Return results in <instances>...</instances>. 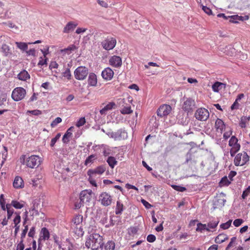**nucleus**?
Returning <instances> with one entry per match:
<instances>
[{
	"mask_svg": "<svg viewBox=\"0 0 250 250\" xmlns=\"http://www.w3.org/2000/svg\"><path fill=\"white\" fill-rule=\"evenodd\" d=\"M84 203L81 201V199L79 198L75 203V209H79L83 206Z\"/></svg>",
	"mask_w": 250,
	"mask_h": 250,
	"instance_id": "bf43d9fd",
	"label": "nucleus"
},
{
	"mask_svg": "<svg viewBox=\"0 0 250 250\" xmlns=\"http://www.w3.org/2000/svg\"><path fill=\"white\" fill-rule=\"evenodd\" d=\"M95 159V155L92 154L89 156L85 160L84 164L86 166H87L89 164H91L93 162V161Z\"/></svg>",
	"mask_w": 250,
	"mask_h": 250,
	"instance_id": "c03bdc74",
	"label": "nucleus"
},
{
	"mask_svg": "<svg viewBox=\"0 0 250 250\" xmlns=\"http://www.w3.org/2000/svg\"><path fill=\"white\" fill-rule=\"evenodd\" d=\"M61 136V133H58L56 136L52 138L51 141L50 146L53 147L56 142L60 139Z\"/></svg>",
	"mask_w": 250,
	"mask_h": 250,
	"instance_id": "49530a36",
	"label": "nucleus"
},
{
	"mask_svg": "<svg viewBox=\"0 0 250 250\" xmlns=\"http://www.w3.org/2000/svg\"><path fill=\"white\" fill-rule=\"evenodd\" d=\"M62 76L68 80H71L72 78V75L71 74L70 69L67 68L65 71L62 73Z\"/></svg>",
	"mask_w": 250,
	"mask_h": 250,
	"instance_id": "a18cd8bd",
	"label": "nucleus"
},
{
	"mask_svg": "<svg viewBox=\"0 0 250 250\" xmlns=\"http://www.w3.org/2000/svg\"><path fill=\"white\" fill-rule=\"evenodd\" d=\"M102 76L103 78L106 81L111 80L114 75L113 71L110 67L104 68L102 72Z\"/></svg>",
	"mask_w": 250,
	"mask_h": 250,
	"instance_id": "4468645a",
	"label": "nucleus"
},
{
	"mask_svg": "<svg viewBox=\"0 0 250 250\" xmlns=\"http://www.w3.org/2000/svg\"><path fill=\"white\" fill-rule=\"evenodd\" d=\"M13 185L16 188H22L24 187L22 179L19 176H16L14 180Z\"/></svg>",
	"mask_w": 250,
	"mask_h": 250,
	"instance_id": "4be33fe9",
	"label": "nucleus"
},
{
	"mask_svg": "<svg viewBox=\"0 0 250 250\" xmlns=\"http://www.w3.org/2000/svg\"><path fill=\"white\" fill-rule=\"evenodd\" d=\"M230 183V181L229 180L227 177L225 176L221 179L219 184L221 186H229Z\"/></svg>",
	"mask_w": 250,
	"mask_h": 250,
	"instance_id": "37998d69",
	"label": "nucleus"
},
{
	"mask_svg": "<svg viewBox=\"0 0 250 250\" xmlns=\"http://www.w3.org/2000/svg\"><path fill=\"white\" fill-rule=\"evenodd\" d=\"M146 240L148 242L153 243L156 240V237L153 234H149L147 236Z\"/></svg>",
	"mask_w": 250,
	"mask_h": 250,
	"instance_id": "680f3d73",
	"label": "nucleus"
},
{
	"mask_svg": "<svg viewBox=\"0 0 250 250\" xmlns=\"http://www.w3.org/2000/svg\"><path fill=\"white\" fill-rule=\"evenodd\" d=\"M15 214L16 215L15 217L13 219V223L15 226H19V224L21 221V217L20 216V212H15Z\"/></svg>",
	"mask_w": 250,
	"mask_h": 250,
	"instance_id": "ea45409f",
	"label": "nucleus"
},
{
	"mask_svg": "<svg viewBox=\"0 0 250 250\" xmlns=\"http://www.w3.org/2000/svg\"><path fill=\"white\" fill-rule=\"evenodd\" d=\"M28 227L27 225H26L24 226V229L22 230L21 234V241H22L23 242V239L25 238L26 234L28 231Z\"/></svg>",
	"mask_w": 250,
	"mask_h": 250,
	"instance_id": "603ef678",
	"label": "nucleus"
},
{
	"mask_svg": "<svg viewBox=\"0 0 250 250\" xmlns=\"http://www.w3.org/2000/svg\"><path fill=\"white\" fill-rule=\"evenodd\" d=\"M92 198L91 191L88 192L87 190H83L80 194V199L84 204L89 203Z\"/></svg>",
	"mask_w": 250,
	"mask_h": 250,
	"instance_id": "ddd939ff",
	"label": "nucleus"
},
{
	"mask_svg": "<svg viewBox=\"0 0 250 250\" xmlns=\"http://www.w3.org/2000/svg\"><path fill=\"white\" fill-rule=\"evenodd\" d=\"M85 118L82 117L78 121L76 125L77 127H80V126L83 125L85 124Z\"/></svg>",
	"mask_w": 250,
	"mask_h": 250,
	"instance_id": "4d7b16f0",
	"label": "nucleus"
},
{
	"mask_svg": "<svg viewBox=\"0 0 250 250\" xmlns=\"http://www.w3.org/2000/svg\"><path fill=\"white\" fill-rule=\"evenodd\" d=\"M50 238V233L46 228H42L40 232V239L45 241L48 240Z\"/></svg>",
	"mask_w": 250,
	"mask_h": 250,
	"instance_id": "5701e85b",
	"label": "nucleus"
},
{
	"mask_svg": "<svg viewBox=\"0 0 250 250\" xmlns=\"http://www.w3.org/2000/svg\"><path fill=\"white\" fill-rule=\"evenodd\" d=\"M206 230L207 231H209V228H208L206 225V224H203L201 223H199L197 225V228L196 230L198 232H202L203 230Z\"/></svg>",
	"mask_w": 250,
	"mask_h": 250,
	"instance_id": "e433bc0d",
	"label": "nucleus"
},
{
	"mask_svg": "<svg viewBox=\"0 0 250 250\" xmlns=\"http://www.w3.org/2000/svg\"><path fill=\"white\" fill-rule=\"evenodd\" d=\"M115 106V104L114 102H110L108 103L107 104H106L104 106V108L108 111L112 109Z\"/></svg>",
	"mask_w": 250,
	"mask_h": 250,
	"instance_id": "338daca9",
	"label": "nucleus"
},
{
	"mask_svg": "<svg viewBox=\"0 0 250 250\" xmlns=\"http://www.w3.org/2000/svg\"><path fill=\"white\" fill-rule=\"evenodd\" d=\"M105 250H114L115 243L114 242L110 241H108L104 247Z\"/></svg>",
	"mask_w": 250,
	"mask_h": 250,
	"instance_id": "79ce46f5",
	"label": "nucleus"
},
{
	"mask_svg": "<svg viewBox=\"0 0 250 250\" xmlns=\"http://www.w3.org/2000/svg\"><path fill=\"white\" fill-rule=\"evenodd\" d=\"M218 223V221H210L208 224V228L210 229H214L217 226Z\"/></svg>",
	"mask_w": 250,
	"mask_h": 250,
	"instance_id": "8fccbe9b",
	"label": "nucleus"
},
{
	"mask_svg": "<svg viewBox=\"0 0 250 250\" xmlns=\"http://www.w3.org/2000/svg\"><path fill=\"white\" fill-rule=\"evenodd\" d=\"M243 222L242 219H236L233 221V225L236 227L240 226Z\"/></svg>",
	"mask_w": 250,
	"mask_h": 250,
	"instance_id": "e2e57ef3",
	"label": "nucleus"
},
{
	"mask_svg": "<svg viewBox=\"0 0 250 250\" xmlns=\"http://www.w3.org/2000/svg\"><path fill=\"white\" fill-rule=\"evenodd\" d=\"M109 64L115 68H120L122 65V58L118 56L113 55L109 59Z\"/></svg>",
	"mask_w": 250,
	"mask_h": 250,
	"instance_id": "f8f14e48",
	"label": "nucleus"
},
{
	"mask_svg": "<svg viewBox=\"0 0 250 250\" xmlns=\"http://www.w3.org/2000/svg\"><path fill=\"white\" fill-rule=\"evenodd\" d=\"M73 128V126H71L69 127L66 131V132L65 133V134L63 135L62 141L64 144H67L69 142V139L71 137L72 135V133L71 132V131L72 130V129Z\"/></svg>",
	"mask_w": 250,
	"mask_h": 250,
	"instance_id": "393cba45",
	"label": "nucleus"
},
{
	"mask_svg": "<svg viewBox=\"0 0 250 250\" xmlns=\"http://www.w3.org/2000/svg\"><path fill=\"white\" fill-rule=\"evenodd\" d=\"M226 87V84L219 82H216L212 85V90L214 92H218L220 90Z\"/></svg>",
	"mask_w": 250,
	"mask_h": 250,
	"instance_id": "b1692460",
	"label": "nucleus"
},
{
	"mask_svg": "<svg viewBox=\"0 0 250 250\" xmlns=\"http://www.w3.org/2000/svg\"><path fill=\"white\" fill-rule=\"evenodd\" d=\"M24 244L22 241H20V243L17 245L16 250H23L24 249Z\"/></svg>",
	"mask_w": 250,
	"mask_h": 250,
	"instance_id": "774afa93",
	"label": "nucleus"
},
{
	"mask_svg": "<svg viewBox=\"0 0 250 250\" xmlns=\"http://www.w3.org/2000/svg\"><path fill=\"white\" fill-rule=\"evenodd\" d=\"M172 108L168 104H164L160 106L157 111L158 116L163 117L167 116L171 112Z\"/></svg>",
	"mask_w": 250,
	"mask_h": 250,
	"instance_id": "1a4fd4ad",
	"label": "nucleus"
},
{
	"mask_svg": "<svg viewBox=\"0 0 250 250\" xmlns=\"http://www.w3.org/2000/svg\"><path fill=\"white\" fill-rule=\"evenodd\" d=\"M39 62L38 63V65L39 66H42L43 65L47 64V61L48 60L47 58H44L43 57H40L39 58Z\"/></svg>",
	"mask_w": 250,
	"mask_h": 250,
	"instance_id": "de8ad7c7",
	"label": "nucleus"
},
{
	"mask_svg": "<svg viewBox=\"0 0 250 250\" xmlns=\"http://www.w3.org/2000/svg\"><path fill=\"white\" fill-rule=\"evenodd\" d=\"M105 167L104 166H100L94 169H90L87 171L88 173L101 176L105 171Z\"/></svg>",
	"mask_w": 250,
	"mask_h": 250,
	"instance_id": "aec40b11",
	"label": "nucleus"
},
{
	"mask_svg": "<svg viewBox=\"0 0 250 250\" xmlns=\"http://www.w3.org/2000/svg\"><path fill=\"white\" fill-rule=\"evenodd\" d=\"M18 78L20 80L25 81L30 78V75L27 71L23 70L18 75Z\"/></svg>",
	"mask_w": 250,
	"mask_h": 250,
	"instance_id": "2f4dec72",
	"label": "nucleus"
},
{
	"mask_svg": "<svg viewBox=\"0 0 250 250\" xmlns=\"http://www.w3.org/2000/svg\"><path fill=\"white\" fill-rule=\"evenodd\" d=\"M6 101V95L5 94H0V106L3 104Z\"/></svg>",
	"mask_w": 250,
	"mask_h": 250,
	"instance_id": "69168bd1",
	"label": "nucleus"
},
{
	"mask_svg": "<svg viewBox=\"0 0 250 250\" xmlns=\"http://www.w3.org/2000/svg\"><path fill=\"white\" fill-rule=\"evenodd\" d=\"M83 216L81 215H76L73 219V222L76 226L80 225L83 221Z\"/></svg>",
	"mask_w": 250,
	"mask_h": 250,
	"instance_id": "58836bf2",
	"label": "nucleus"
},
{
	"mask_svg": "<svg viewBox=\"0 0 250 250\" xmlns=\"http://www.w3.org/2000/svg\"><path fill=\"white\" fill-rule=\"evenodd\" d=\"M20 159L21 163L31 168H37L42 162V158L37 155H31L26 159V155H22Z\"/></svg>",
	"mask_w": 250,
	"mask_h": 250,
	"instance_id": "f03ea898",
	"label": "nucleus"
},
{
	"mask_svg": "<svg viewBox=\"0 0 250 250\" xmlns=\"http://www.w3.org/2000/svg\"><path fill=\"white\" fill-rule=\"evenodd\" d=\"M78 24L74 21L68 22L65 26L64 27L63 32L65 33H68L72 31L77 26Z\"/></svg>",
	"mask_w": 250,
	"mask_h": 250,
	"instance_id": "a211bd4d",
	"label": "nucleus"
},
{
	"mask_svg": "<svg viewBox=\"0 0 250 250\" xmlns=\"http://www.w3.org/2000/svg\"><path fill=\"white\" fill-rule=\"evenodd\" d=\"M201 6H202V10L206 13H207L208 15H212V11L209 8L207 7L206 6H204L203 5H201Z\"/></svg>",
	"mask_w": 250,
	"mask_h": 250,
	"instance_id": "13d9d810",
	"label": "nucleus"
},
{
	"mask_svg": "<svg viewBox=\"0 0 250 250\" xmlns=\"http://www.w3.org/2000/svg\"><path fill=\"white\" fill-rule=\"evenodd\" d=\"M195 105V104L194 100L191 98H188L184 102L182 105V109L184 111L187 112L188 113L193 111Z\"/></svg>",
	"mask_w": 250,
	"mask_h": 250,
	"instance_id": "9b49d317",
	"label": "nucleus"
},
{
	"mask_svg": "<svg viewBox=\"0 0 250 250\" xmlns=\"http://www.w3.org/2000/svg\"><path fill=\"white\" fill-rule=\"evenodd\" d=\"M120 112L122 114H129L133 112L130 106H124L121 110Z\"/></svg>",
	"mask_w": 250,
	"mask_h": 250,
	"instance_id": "a19ab883",
	"label": "nucleus"
},
{
	"mask_svg": "<svg viewBox=\"0 0 250 250\" xmlns=\"http://www.w3.org/2000/svg\"><path fill=\"white\" fill-rule=\"evenodd\" d=\"M53 238L54 242L58 246L59 248L61 249L62 244H61V243L59 241V237L56 234H54L53 235Z\"/></svg>",
	"mask_w": 250,
	"mask_h": 250,
	"instance_id": "5fc2aeb1",
	"label": "nucleus"
},
{
	"mask_svg": "<svg viewBox=\"0 0 250 250\" xmlns=\"http://www.w3.org/2000/svg\"><path fill=\"white\" fill-rule=\"evenodd\" d=\"M15 43L17 47L21 51H26L28 49V44L27 43L23 42H16Z\"/></svg>",
	"mask_w": 250,
	"mask_h": 250,
	"instance_id": "f704fd0d",
	"label": "nucleus"
},
{
	"mask_svg": "<svg viewBox=\"0 0 250 250\" xmlns=\"http://www.w3.org/2000/svg\"><path fill=\"white\" fill-rule=\"evenodd\" d=\"M88 74V68L83 66L78 67L74 72V75L75 79L80 81L84 80Z\"/></svg>",
	"mask_w": 250,
	"mask_h": 250,
	"instance_id": "20e7f679",
	"label": "nucleus"
},
{
	"mask_svg": "<svg viewBox=\"0 0 250 250\" xmlns=\"http://www.w3.org/2000/svg\"><path fill=\"white\" fill-rule=\"evenodd\" d=\"M1 51L5 56H8L11 54L9 46L6 44H2L1 46Z\"/></svg>",
	"mask_w": 250,
	"mask_h": 250,
	"instance_id": "72a5a7b5",
	"label": "nucleus"
},
{
	"mask_svg": "<svg viewBox=\"0 0 250 250\" xmlns=\"http://www.w3.org/2000/svg\"><path fill=\"white\" fill-rule=\"evenodd\" d=\"M107 162L111 168H114L115 166L117 164V161H116V159L112 156H109L108 158Z\"/></svg>",
	"mask_w": 250,
	"mask_h": 250,
	"instance_id": "4c0bfd02",
	"label": "nucleus"
},
{
	"mask_svg": "<svg viewBox=\"0 0 250 250\" xmlns=\"http://www.w3.org/2000/svg\"><path fill=\"white\" fill-rule=\"evenodd\" d=\"M244 95L243 93L239 94L235 101L233 103V104L231 105L230 108L231 110H234V109H239L240 107V104H239V102L240 101V100L244 98Z\"/></svg>",
	"mask_w": 250,
	"mask_h": 250,
	"instance_id": "bb28decb",
	"label": "nucleus"
},
{
	"mask_svg": "<svg viewBox=\"0 0 250 250\" xmlns=\"http://www.w3.org/2000/svg\"><path fill=\"white\" fill-rule=\"evenodd\" d=\"M240 148L237 147L231 148L230 150V154L231 157H233L235 154L240 150Z\"/></svg>",
	"mask_w": 250,
	"mask_h": 250,
	"instance_id": "0e129e2a",
	"label": "nucleus"
},
{
	"mask_svg": "<svg viewBox=\"0 0 250 250\" xmlns=\"http://www.w3.org/2000/svg\"><path fill=\"white\" fill-rule=\"evenodd\" d=\"M250 161V156L245 151L238 153L234 159L235 166H243Z\"/></svg>",
	"mask_w": 250,
	"mask_h": 250,
	"instance_id": "7ed1b4c3",
	"label": "nucleus"
},
{
	"mask_svg": "<svg viewBox=\"0 0 250 250\" xmlns=\"http://www.w3.org/2000/svg\"><path fill=\"white\" fill-rule=\"evenodd\" d=\"M76 49L77 47L74 44H71L69 45L68 47L61 50V52L62 53L70 54L72 52V51H74Z\"/></svg>",
	"mask_w": 250,
	"mask_h": 250,
	"instance_id": "c9c22d12",
	"label": "nucleus"
},
{
	"mask_svg": "<svg viewBox=\"0 0 250 250\" xmlns=\"http://www.w3.org/2000/svg\"><path fill=\"white\" fill-rule=\"evenodd\" d=\"M99 201L104 206L110 205L112 202V198L110 194L107 192H102L99 196Z\"/></svg>",
	"mask_w": 250,
	"mask_h": 250,
	"instance_id": "9d476101",
	"label": "nucleus"
},
{
	"mask_svg": "<svg viewBox=\"0 0 250 250\" xmlns=\"http://www.w3.org/2000/svg\"><path fill=\"white\" fill-rule=\"evenodd\" d=\"M232 220H229L225 223H223L220 225V228L223 229H228L231 224Z\"/></svg>",
	"mask_w": 250,
	"mask_h": 250,
	"instance_id": "3c124183",
	"label": "nucleus"
},
{
	"mask_svg": "<svg viewBox=\"0 0 250 250\" xmlns=\"http://www.w3.org/2000/svg\"><path fill=\"white\" fill-rule=\"evenodd\" d=\"M87 173L88 176H89L88 181H89V183L93 186L96 187L97 186V181L100 178L101 176H99L97 174H94L93 173L92 174V173H88V171H87Z\"/></svg>",
	"mask_w": 250,
	"mask_h": 250,
	"instance_id": "412c9836",
	"label": "nucleus"
},
{
	"mask_svg": "<svg viewBox=\"0 0 250 250\" xmlns=\"http://www.w3.org/2000/svg\"><path fill=\"white\" fill-rule=\"evenodd\" d=\"M209 116V113L208 111L203 107H201L196 110L194 113L195 118L200 121H207Z\"/></svg>",
	"mask_w": 250,
	"mask_h": 250,
	"instance_id": "0eeeda50",
	"label": "nucleus"
},
{
	"mask_svg": "<svg viewBox=\"0 0 250 250\" xmlns=\"http://www.w3.org/2000/svg\"><path fill=\"white\" fill-rule=\"evenodd\" d=\"M116 40L113 37H107L101 42V45L104 49L106 50H110L114 48L116 44Z\"/></svg>",
	"mask_w": 250,
	"mask_h": 250,
	"instance_id": "6e6552de",
	"label": "nucleus"
},
{
	"mask_svg": "<svg viewBox=\"0 0 250 250\" xmlns=\"http://www.w3.org/2000/svg\"><path fill=\"white\" fill-rule=\"evenodd\" d=\"M250 193V186H249L244 191H243L242 198L245 199Z\"/></svg>",
	"mask_w": 250,
	"mask_h": 250,
	"instance_id": "6e6d98bb",
	"label": "nucleus"
},
{
	"mask_svg": "<svg viewBox=\"0 0 250 250\" xmlns=\"http://www.w3.org/2000/svg\"><path fill=\"white\" fill-rule=\"evenodd\" d=\"M185 164L189 166L195 165L196 164V161L194 160V156L190 151L188 152L186 155Z\"/></svg>",
	"mask_w": 250,
	"mask_h": 250,
	"instance_id": "2eb2a0df",
	"label": "nucleus"
},
{
	"mask_svg": "<svg viewBox=\"0 0 250 250\" xmlns=\"http://www.w3.org/2000/svg\"><path fill=\"white\" fill-rule=\"evenodd\" d=\"M178 122L181 125H186L188 124V121H187V118L185 116L184 113L183 112H179L177 116Z\"/></svg>",
	"mask_w": 250,
	"mask_h": 250,
	"instance_id": "cd10ccee",
	"label": "nucleus"
},
{
	"mask_svg": "<svg viewBox=\"0 0 250 250\" xmlns=\"http://www.w3.org/2000/svg\"><path fill=\"white\" fill-rule=\"evenodd\" d=\"M172 187L174 189L180 192L185 191L187 189L185 187H181L180 186L172 185Z\"/></svg>",
	"mask_w": 250,
	"mask_h": 250,
	"instance_id": "864d4df0",
	"label": "nucleus"
},
{
	"mask_svg": "<svg viewBox=\"0 0 250 250\" xmlns=\"http://www.w3.org/2000/svg\"><path fill=\"white\" fill-rule=\"evenodd\" d=\"M39 201H34L33 203V206L30 210L32 212V215L38 216L39 212L38 211V206L39 205Z\"/></svg>",
	"mask_w": 250,
	"mask_h": 250,
	"instance_id": "c756f323",
	"label": "nucleus"
},
{
	"mask_svg": "<svg viewBox=\"0 0 250 250\" xmlns=\"http://www.w3.org/2000/svg\"><path fill=\"white\" fill-rule=\"evenodd\" d=\"M228 236L224 234V233H221L219 234L215 239V242L216 243L221 244L224 242H225L226 240L228 239Z\"/></svg>",
	"mask_w": 250,
	"mask_h": 250,
	"instance_id": "473e14b6",
	"label": "nucleus"
},
{
	"mask_svg": "<svg viewBox=\"0 0 250 250\" xmlns=\"http://www.w3.org/2000/svg\"><path fill=\"white\" fill-rule=\"evenodd\" d=\"M103 244L102 237L98 233L91 234L85 242V246L92 250H97Z\"/></svg>",
	"mask_w": 250,
	"mask_h": 250,
	"instance_id": "f257e3e1",
	"label": "nucleus"
},
{
	"mask_svg": "<svg viewBox=\"0 0 250 250\" xmlns=\"http://www.w3.org/2000/svg\"><path fill=\"white\" fill-rule=\"evenodd\" d=\"M225 127L224 122L221 119L217 118L215 123V128L216 131L222 133Z\"/></svg>",
	"mask_w": 250,
	"mask_h": 250,
	"instance_id": "f3484780",
	"label": "nucleus"
},
{
	"mask_svg": "<svg viewBox=\"0 0 250 250\" xmlns=\"http://www.w3.org/2000/svg\"><path fill=\"white\" fill-rule=\"evenodd\" d=\"M62 120L60 117H57L51 123V126L52 127H55L58 124L62 122Z\"/></svg>",
	"mask_w": 250,
	"mask_h": 250,
	"instance_id": "09e8293b",
	"label": "nucleus"
},
{
	"mask_svg": "<svg viewBox=\"0 0 250 250\" xmlns=\"http://www.w3.org/2000/svg\"><path fill=\"white\" fill-rule=\"evenodd\" d=\"M26 94L25 89L22 87H19L15 88L13 90L11 96L14 101L18 102L22 100Z\"/></svg>",
	"mask_w": 250,
	"mask_h": 250,
	"instance_id": "39448f33",
	"label": "nucleus"
},
{
	"mask_svg": "<svg viewBox=\"0 0 250 250\" xmlns=\"http://www.w3.org/2000/svg\"><path fill=\"white\" fill-rule=\"evenodd\" d=\"M35 234V227H32L30 228L28 233V236L30 237L33 238Z\"/></svg>",
	"mask_w": 250,
	"mask_h": 250,
	"instance_id": "052dcab7",
	"label": "nucleus"
},
{
	"mask_svg": "<svg viewBox=\"0 0 250 250\" xmlns=\"http://www.w3.org/2000/svg\"><path fill=\"white\" fill-rule=\"evenodd\" d=\"M97 83L96 75L94 73H90L88 78V84L91 86H96Z\"/></svg>",
	"mask_w": 250,
	"mask_h": 250,
	"instance_id": "6ab92c4d",
	"label": "nucleus"
},
{
	"mask_svg": "<svg viewBox=\"0 0 250 250\" xmlns=\"http://www.w3.org/2000/svg\"><path fill=\"white\" fill-rule=\"evenodd\" d=\"M125 209L124 206L120 200L117 201L115 208V214L116 215H120L122 213Z\"/></svg>",
	"mask_w": 250,
	"mask_h": 250,
	"instance_id": "c85d7f7f",
	"label": "nucleus"
},
{
	"mask_svg": "<svg viewBox=\"0 0 250 250\" xmlns=\"http://www.w3.org/2000/svg\"><path fill=\"white\" fill-rule=\"evenodd\" d=\"M106 134L108 137L113 139L114 140L125 139L127 137V132L122 129H119L116 132H108Z\"/></svg>",
	"mask_w": 250,
	"mask_h": 250,
	"instance_id": "423d86ee",
	"label": "nucleus"
},
{
	"mask_svg": "<svg viewBox=\"0 0 250 250\" xmlns=\"http://www.w3.org/2000/svg\"><path fill=\"white\" fill-rule=\"evenodd\" d=\"M238 139L235 136H232L229 140V146H231V148L237 147L240 148V145L238 143Z\"/></svg>",
	"mask_w": 250,
	"mask_h": 250,
	"instance_id": "a878e982",
	"label": "nucleus"
},
{
	"mask_svg": "<svg viewBox=\"0 0 250 250\" xmlns=\"http://www.w3.org/2000/svg\"><path fill=\"white\" fill-rule=\"evenodd\" d=\"M25 204V202L22 200L20 201L16 200H12V207L16 209H21L24 207Z\"/></svg>",
	"mask_w": 250,
	"mask_h": 250,
	"instance_id": "7c9ffc66",
	"label": "nucleus"
},
{
	"mask_svg": "<svg viewBox=\"0 0 250 250\" xmlns=\"http://www.w3.org/2000/svg\"><path fill=\"white\" fill-rule=\"evenodd\" d=\"M229 21L233 23H237L239 21H246L248 20L249 18L248 16H239L237 15L231 16H229Z\"/></svg>",
	"mask_w": 250,
	"mask_h": 250,
	"instance_id": "dca6fc26",
	"label": "nucleus"
}]
</instances>
